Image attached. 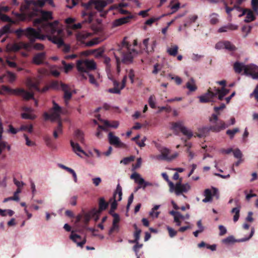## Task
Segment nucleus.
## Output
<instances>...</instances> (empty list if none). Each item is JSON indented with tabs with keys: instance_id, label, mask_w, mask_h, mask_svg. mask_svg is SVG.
Returning <instances> with one entry per match:
<instances>
[{
	"instance_id": "nucleus-29",
	"label": "nucleus",
	"mask_w": 258,
	"mask_h": 258,
	"mask_svg": "<svg viewBox=\"0 0 258 258\" xmlns=\"http://www.w3.org/2000/svg\"><path fill=\"white\" fill-rule=\"evenodd\" d=\"M178 46L176 45H171L169 48L167 49V52L169 55L173 56H175L178 53Z\"/></svg>"
},
{
	"instance_id": "nucleus-30",
	"label": "nucleus",
	"mask_w": 258,
	"mask_h": 258,
	"mask_svg": "<svg viewBox=\"0 0 258 258\" xmlns=\"http://www.w3.org/2000/svg\"><path fill=\"white\" fill-rule=\"evenodd\" d=\"M11 24H7L0 29V35L12 33L13 29L11 28Z\"/></svg>"
},
{
	"instance_id": "nucleus-6",
	"label": "nucleus",
	"mask_w": 258,
	"mask_h": 258,
	"mask_svg": "<svg viewBox=\"0 0 258 258\" xmlns=\"http://www.w3.org/2000/svg\"><path fill=\"white\" fill-rule=\"evenodd\" d=\"M77 68L78 71L82 74V78L87 79L85 74L89 73L90 71L95 70L96 64L93 60H79L77 61Z\"/></svg>"
},
{
	"instance_id": "nucleus-53",
	"label": "nucleus",
	"mask_w": 258,
	"mask_h": 258,
	"mask_svg": "<svg viewBox=\"0 0 258 258\" xmlns=\"http://www.w3.org/2000/svg\"><path fill=\"white\" fill-rule=\"evenodd\" d=\"M128 6L127 3H120L118 4H115L112 6L110 8V9H119L120 8H125L127 7Z\"/></svg>"
},
{
	"instance_id": "nucleus-5",
	"label": "nucleus",
	"mask_w": 258,
	"mask_h": 258,
	"mask_svg": "<svg viewBox=\"0 0 258 258\" xmlns=\"http://www.w3.org/2000/svg\"><path fill=\"white\" fill-rule=\"evenodd\" d=\"M52 103L53 107L49 110V113L44 112L43 116L46 120L49 119L51 121L58 120L57 126L54 128V131L58 134H61L62 133V126L60 121V114L62 112V109L54 101H53Z\"/></svg>"
},
{
	"instance_id": "nucleus-4",
	"label": "nucleus",
	"mask_w": 258,
	"mask_h": 258,
	"mask_svg": "<svg viewBox=\"0 0 258 258\" xmlns=\"http://www.w3.org/2000/svg\"><path fill=\"white\" fill-rule=\"evenodd\" d=\"M225 107V105L223 103L221 104L220 106L214 107V110L216 113H213L209 118L211 125L209 127L203 128V130L207 132L212 131L214 133H219L228 127V125L223 120L219 119V110Z\"/></svg>"
},
{
	"instance_id": "nucleus-62",
	"label": "nucleus",
	"mask_w": 258,
	"mask_h": 258,
	"mask_svg": "<svg viewBox=\"0 0 258 258\" xmlns=\"http://www.w3.org/2000/svg\"><path fill=\"white\" fill-rule=\"evenodd\" d=\"M85 76L87 77L88 76L89 77V82L91 84H94L96 85H97V82H96L94 77L93 76V75H92V74H90L89 73H88V74H85Z\"/></svg>"
},
{
	"instance_id": "nucleus-64",
	"label": "nucleus",
	"mask_w": 258,
	"mask_h": 258,
	"mask_svg": "<svg viewBox=\"0 0 258 258\" xmlns=\"http://www.w3.org/2000/svg\"><path fill=\"white\" fill-rule=\"evenodd\" d=\"M250 95L251 97L253 96L256 101L258 102V84L256 86L253 92L251 93Z\"/></svg>"
},
{
	"instance_id": "nucleus-7",
	"label": "nucleus",
	"mask_w": 258,
	"mask_h": 258,
	"mask_svg": "<svg viewBox=\"0 0 258 258\" xmlns=\"http://www.w3.org/2000/svg\"><path fill=\"white\" fill-rule=\"evenodd\" d=\"M2 88L3 91L7 92L10 94L22 97L24 100H29L30 99H34V94L33 93L28 92L24 89L17 88L13 89L5 85L2 86Z\"/></svg>"
},
{
	"instance_id": "nucleus-8",
	"label": "nucleus",
	"mask_w": 258,
	"mask_h": 258,
	"mask_svg": "<svg viewBox=\"0 0 258 258\" xmlns=\"http://www.w3.org/2000/svg\"><path fill=\"white\" fill-rule=\"evenodd\" d=\"M62 32L59 34H52L51 36L48 37V39L54 44L57 45L58 47L63 46L62 51L64 53H68L70 51L71 47L69 45L64 43L62 39L59 36Z\"/></svg>"
},
{
	"instance_id": "nucleus-50",
	"label": "nucleus",
	"mask_w": 258,
	"mask_h": 258,
	"mask_svg": "<svg viewBox=\"0 0 258 258\" xmlns=\"http://www.w3.org/2000/svg\"><path fill=\"white\" fill-rule=\"evenodd\" d=\"M210 23L212 25H215L219 22L218 18V15L216 14H213L210 16Z\"/></svg>"
},
{
	"instance_id": "nucleus-40",
	"label": "nucleus",
	"mask_w": 258,
	"mask_h": 258,
	"mask_svg": "<svg viewBox=\"0 0 258 258\" xmlns=\"http://www.w3.org/2000/svg\"><path fill=\"white\" fill-rule=\"evenodd\" d=\"M14 214V212L10 209L8 210H2L0 209V215L3 216H6L8 215L9 216H12Z\"/></svg>"
},
{
	"instance_id": "nucleus-55",
	"label": "nucleus",
	"mask_w": 258,
	"mask_h": 258,
	"mask_svg": "<svg viewBox=\"0 0 258 258\" xmlns=\"http://www.w3.org/2000/svg\"><path fill=\"white\" fill-rule=\"evenodd\" d=\"M33 43H31L30 42L29 43H26L24 42H20V45L21 47V49H24L26 50L29 49L30 48L32 47V45Z\"/></svg>"
},
{
	"instance_id": "nucleus-20",
	"label": "nucleus",
	"mask_w": 258,
	"mask_h": 258,
	"mask_svg": "<svg viewBox=\"0 0 258 258\" xmlns=\"http://www.w3.org/2000/svg\"><path fill=\"white\" fill-rule=\"evenodd\" d=\"M26 83L30 89H33L37 91H40V88L38 87L39 82L35 78L27 77Z\"/></svg>"
},
{
	"instance_id": "nucleus-61",
	"label": "nucleus",
	"mask_w": 258,
	"mask_h": 258,
	"mask_svg": "<svg viewBox=\"0 0 258 258\" xmlns=\"http://www.w3.org/2000/svg\"><path fill=\"white\" fill-rule=\"evenodd\" d=\"M168 77H169L171 80H174L177 85H180L182 83L181 79L178 76L173 77L171 74H169Z\"/></svg>"
},
{
	"instance_id": "nucleus-41",
	"label": "nucleus",
	"mask_w": 258,
	"mask_h": 258,
	"mask_svg": "<svg viewBox=\"0 0 258 258\" xmlns=\"http://www.w3.org/2000/svg\"><path fill=\"white\" fill-rule=\"evenodd\" d=\"M136 231L134 233V242H138L139 241L140 238V234L141 233V230L140 229H138L137 226L136 224L134 225Z\"/></svg>"
},
{
	"instance_id": "nucleus-33",
	"label": "nucleus",
	"mask_w": 258,
	"mask_h": 258,
	"mask_svg": "<svg viewBox=\"0 0 258 258\" xmlns=\"http://www.w3.org/2000/svg\"><path fill=\"white\" fill-rule=\"evenodd\" d=\"M95 215V212L93 211L89 213H85L83 216V222L85 225H87L91 218Z\"/></svg>"
},
{
	"instance_id": "nucleus-15",
	"label": "nucleus",
	"mask_w": 258,
	"mask_h": 258,
	"mask_svg": "<svg viewBox=\"0 0 258 258\" xmlns=\"http://www.w3.org/2000/svg\"><path fill=\"white\" fill-rule=\"evenodd\" d=\"M161 155L160 156V158L163 160H166L167 161H170L175 158H176L178 154L177 153H175L172 155L169 156V154L170 153V150L166 148H163L161 151Z\"/></svg>"
},
{
	"instance_id": "nucleus-60",
	"label": "nucleus",
	"mask_w": 258,
	"mask_h": 258,
	"mask_svg": "<svg viewBox=\"0 0 258 258\" xmlns=\"http://www.w3.org/2000/svg\"><path fill=\"white\" fill-rule=\"evenodd\" d=\"M112 217H113L112 224H118L120 220L119 215L117 213H113Z\"/></svg>"
},
{
	"instance_id": "nucleus-25",
	"label": "nucleus",
	"mask_w": 258,
	"mask_h": 258,
	"mask_svg": "<svg viewBox=\"0 0 258 258\" xmlns=\"http://www.w3.org/2000/svg\"><path fill=\"white\" fill-rule=\"evenodd\" d=\"M186 87L190 92H194L197 89V87L196 86L195 81L194 78H191L189 79V81L186 83Z\"/></svg>"
},
{
	"instance_id": "nucleus-14",
	"label": "nucleus",
	"mask_w": 258,
	"mask_h": 258,
	"mask_svg": "<svg viewBox=\"0 0 258 258\" xmlns=\"http://www.w3.org/2000/svg\"><path fill=\"white\" fill-rule=\"evenodd\" d=\"M38 30L32 27H28L25 29V35L28 38L31 43H34L38 36Z\"/></svg>"
},
{
	"instance_id": "nucleus-26",
	"label": "nucleus",
	"mask_w": 258,
	"mask_h": 258,
	"mask_svg": "<svg viewBox=\"0 0 258 258\" xmlns=\"http://www.w3.org/2000/svg\"><path fill=\"white\" fill-rule=\"evenodd\" d=\"M122 188L121 186L119 185V184H118L117 185L116 190L114 192L113 198L115 200H116V199L117 198V201H120L122 199Z\"/></svg>"
},
{
	"instance_id": "nucleus-34",
	"label": "nucleus",
	"mask_w": 258,
	"mask_h": 258,
	"mask_svg": "<svg viewBox=\"0 0 258 258\" xmlns=\"http://www.w3.org/2000/svg\"><path fill=\"white\" fill-rule=\"evenodd\" d=\"M247 13L244 21L246 23H249L254 21L255 19V17L254 16L253 12L251 10H247Z\"/></svg>"
},
{
	"instance_id": "nucleus-46",
	"label": "nucleus",
	"mask_w": 258,
	"mask_h": 258,
	"mask_svg": "<svg viewBox=\"0 0 258 258\" xmlns=\"http://www.w3.org/2000/svg\"><path fill=\"white\" fill-rule=\"evenodd\" d=\"M155 97L154 95H151L148 100L150 106L153 109L156 108Z\"/></svg>"
},
{
	"instance_id": "nucleus-12",
	"label": "nucleus",
	"mask_w": 258,
	"mask_h": 258,
	"mask_svg": "<svg viewBox=\"0 0 258 258\" xmlns=\"http://www.w3.org/2000/svg\"><path fill=\"white\" fill-rule=\"evenodd\" d=\"M61 90L64 92L63 98L65 103L67 104L69 101L72 98L73 93H75L76 91H72L70 87L62 82H60Z\"/></svg>"
},
{
	"instance_id": "nucleus-56",
	"label": "nucleus",
	"mask_w": 258,
	"mask_h": 258,
	"mask_svg": "<svg viewBox=\"0 0 258 258\" xmlns=\"http://www.w3.org/2000/svg\"><path fill=\"white\" fill-rule=\"evenodd\" d=\"M234 156L237 159H242V154L239 149H236L233 151Z\"/></svg>"
},
{
	"instance_id": "nucleus-18",
	"label": "nucleus",
	"mask_w": 258,
	"mask_h": 258,
	"mask_svg": "<svg viewBox=\"0 0 258 258\" xmlns=\"http://www.w3.org/2000/svg\"><path fill=\"white\" fill-rule=\"evenodd\" d=\"M215 94L210 88L208 92L204 95L199 97L200 101L201 103H208L212 101L213 98L215 97Z\"/></svg>"
},
{
	"instance_id": "nucleus-3",
	"label": "nucleus",
	"mask_w": 258,
	"mask_h": 258,
	"mask_svg": "<svg viewBox=\"0 0 258 258\" xmlns=\"http://www.w3.org/2000/svg\"><path fill=\"white\" fill-rule=\"evenodd\" d=\"M82 6L85 9V11L82 13L84 21L90 23L95 15V12L91 11L92 6H94L95 9L98 12H102L107 6V3L105 0H89L87 3H82Z\"/></svg>"
},
{
	"instance_id": "nucleus-10",
	"label": "nucleus",
	"mask_w": 258,
	"mask_h": 258,
	"mask_svg": "<svg viewBox=\"0 0 258 258\" xmlns=\"http://www.w3.org/2000/svg\"><path fill=\"white\" fill-rule=\"evenodd\" d=\"M190 189V186L188 183L182 184L181 181H179L174 185V187L170 192H175L177 196L180 195L183 192H186Z\"/></svg>"
},
{
	"instance_id": "nucleus-37",
	"label": "nucleus",
	"mask_w": 258,
	"mask_h": 258,
	"mask_svg": "<svg viewBox=\"0 0 258 258\" xmlns=\"http://www.w3.org/2000/svg\"><path fill=\"white\" fill-rule=\"evenodd\" d=\"M162 176L163 178L168 183L169 186V191H171L173 188L174 187V183L171 182L169 179L168 175L166 174V173H162Z\"/></svg>"
},
{
	"instance_id": "nucleus-42",
	"label": "nucleus",
	"mask_w": 258,
	"mask_h": 258,
	"mask_svg": "<svg viewBox=\"0 0 258 258\" xmlns=\"http://www.w3.org/2000/svg\"><path fill=\"white\" fill-rule=\"evenodd\" d=\"M119 231V226L118 224H112L111 227L108 232V234L111 235L113 233H118Z\"/></svg>"
},
{
	"instance_id": "nucleus-45",
	"label": "nucleus",
	"mask_w": 258,
	"mask_h": 258,
	"mask_svg": "<svg viewBox=\"0 0 258 258\" xmlns=\"http://www.w3.org/2000/svg\"><path fill=\"white\" fill-rule=\"evenodd\" d=\"M103 122L104 123V126L99 125L98 128H100L102 130H103L105 132H107L108 130L106 128V127H110L111 126V123L108 121V120H102Z\"/></svg>"
},
{
	"instance_id": "nucleus-19",
	"label": "nucleus",
	"mask_w": 258,
	"mask_h": 258,
	"mask_svg": "<svg viewBox=\"0 0 258 258\" xmlns=\"http://www.w3.org/2000/svg\"><path fill=\"white\" fill-rule=\"evenodd\" d=\"M26 3L28 7H29L31 4H33L34 5L38 6L40 7H42L46 3H47L49 5L52 7L54 6L53 0H37L36 2L32 0H27Z\"/></svg>"
},
{
	"instance_id": "nucleus-36",
	"label": "nucleus",
	"mask_w": 258,
	"mask_h": 258,
	"mask_svg": "<svg viewBox=\"0 0 258 258\" xmlns=\"http://www.w3.org/2000/svg\"><path fill=\"white\" fill-rule=\"evenodd\" d=\"M231 213L235 214L233 216L234 222H237L239 218L240 207H236L233 208L231 210Z\"/></svg>"
},
{
	"instance_id": "nucleus-59",
	"label": "nucleus",
	"mask_w": 258,
	"mask_h": 258,
	"mask_svg": "<svg viewBox=\"0 0 258 258\" xmlns=\"http://www.w3.org/2000/svg\"><path fill=\"white\" fill-rule=\"evenodd\" d=\"M0 19L4 22H12V21L8 16L0 13Z\"/></svg>"
},
{
	"instance_id": "nucleus-16",
	"label": "nucleus",
	"mask_w": 258,
	"mask_h": 258,
	"mask_svg": "<svg viewBox=\"0 0 258 258\" xmlns=\"http://www.w3.org/2000/svg\"><path fill=\"white\" fill-rule=\"evenodd\" d=\"M245 75L250 76L253 79H258V67L254 64L247 65Z\"/></svg>"
},
{
	"instance_id": "nucleus-58",
	"label": "nucleus",
	"mask_w": 258,
	"mask_h": 258,
	"mask_svg": "<svg viewBox=\"0 0 258 258\" xmlns=\"http://www.w3.org/2000/svg\"><path fill=\"white\" fill-rule=\"evenodd\" d=\"M198 18V16L196 15H192L189 16L187 18L186 21L188 22L189 25H190L191 24L195 22V21L197 20Z\"/></svg>"
},
{
	"instance_id": "nucleus-44",
	"label": "nucleus",
	"mask_w": 258,
	"mask_h": 258,
	"mask_svg": "<svg viewBox=\"0 0 258 258\" xmlns=\"http://www.w3.org/2000/svg\"><path fill=\"white\" fill-rule=\"evenodd\" d=\"M135 158V157L134 156H131L130 157H125L120 161V163H122L124 165H127L129 164L130 162L134 161Z\"/></svg>"
},
{
	"instance_id": "nucleus-63",
	"label": "nucleus",
	"mask_w": 258,
	"mask_h": 258,
	"mask_svg": "<svg viewBox=\"0 0 258 258\" xmlns=\"http://www.w3.org/2000/svg\"><path fill=\"white\" fill-rule=\"evenodd\" d=\"M160 17L150 18L147 20L145 24L147 25L151 26L153 23L158 21L160 19Z\"/></svg>"
},
{
	"instance_id": "nucleus-21",
	"label": "nucleus",
	"mask_w": 258,
	"mask_h": 258,
	"mask_svg": "<svg viewBox=\"0 0 258 258\" xmlns=\"http://www.w3.org/2000/svg\"><path fill=\"white\" fill-rule=\"evenodd\" d=\"M214 94H215V97L218 95V99L222 101L223 100L224 96L228 94L229 92V90L225 88V87H222L221 89L216 88V87L214 88Z\"/></svg>"
},
{
	"instance_id": "nucleus-48",
	"label": "nucleus",
	"mask_w": 258,
	"mask_h": 258,
	"mask_svg": "<svg viewBox=\"0 0 258 258\" xmlns=\"http://www.w3.org/2000/svg\"><path fill=\"white\" fill-rule=\"evenodd\" d=\"M239 131L238 128H235L233 130H228L226 131V134L230 136V139H232L234 137L235 134Z\"/></svg>"
},
{
	"instance_id": "nucleus-54",
	"label": "nucleus",
	"mask_w": 258,
	"mask_h": 258,
	"mask_svg": "<svg viewBox=\"0 0 258 258\" xmlns=\"http://www.w3.org/2000/svg\"><path fill=\"white\" fill-rule=\"evenodd\" d=\"M167 229L168 231L169 235L171 238H172L177 235V231L174 230L171 227H170L169 226H167Z\"/></svg>"
},
{
	"instance_id": "nucleus-28",
	"label": "nucleus",
	"mask_w": 258,
	"mask_h": 258,
	"mask_svg": "<svg viewBox=\"0 0 258 258\" xmlns=\"http://www.w3.org/2000/svg\"><path fill=\"white\" fill-rule=\"evenodd\" d=\"M70 238L74 242L76 243L77 245L83 247L84 244L82 242H78L77 239H81V237L79 235L76 234H73V233L70 236Z\"/></svg>"
},
{
	"instance_id": "nucleus-47",
	"label": "nucleus",
	"mask_w": 258,
	"mask_h": 258,
	"mask_svg": "<svg viewBox=\"0 0 258 258\" xmlns=\"http://www.w3.org/2000/svg\"><path fill=\"white\" fill-rule=\"evenodd\" d=\"M12 33L16 34L17 37L18 38H20L23 34L25 35V30L21 28H19L15 30L13 29Z\"/></svg>"
},
{
	"instance_id": "nucleus-39",
	"label": "nucleus",
	"mask_w": 258,
	"mask_h": 258,
	"mask_svg": "<svg viewBox=\"0 0 258 258\" xmlns=\"http://www.w3.org/2000/svg\"><path fill=\"white\" fill-rule=\"evenodd\" d=\"M224 48L231 51H235L236 49L235 46L229 41H225Z\"/></svg>"
},
{
	"instance_id": "nucleus-23",
	"label": "nucleus",
	"mask_w": 258,
	"mask_h": 258,
	"mask_svg": "<svg viewBox=\"0 0 258 258\" xmlns=\"http://www.w3.org/2000/svg\"><path fill=\"white\" fill-rule=\"evenodd\" d=\"M71 146L72 147L73 151L78 155L80 156L79 153H82L84 155H86L85 152L82 149L79 144L77 143H75L73 140L70 141Z\"/></svg>"
},
{
	"instance_id": "nucleus-11",
	"label": "nucleus",
	"mask_w": 258,
	"mask_h": 258,
	"mask_svg": "<svg viewBox=\"0 0 258 258\" xmlns=\"http://www.w3.org/2000/svg\"><path fill=\"white\" fill-rule=\"evenodd\" d=\"M108 141L110 144L117 148H126L127 146L121 142L118 137L114 136L112 132L109 133L108 135Z\"/></svg>"
},
{
	"instance_id": "nucleus-49",
	"label": "nucleus",
	"mask_w": 258,
	"mask_h": 258,
	"mask_svg": "<svg viewBox=\"0 0 258 258\" xmlns=\"http://www.w3.org/2000/svg\"><path fill=\"white\" fill-rule=\"evenodd\" d=\"M20 131H26L28 132L29 133H32L33 131V126L32 125H22L20 129Z\"/></svg>"
},
{
	"instance_id": "nucleus-35",
	"label": "nucleus",
	"mask_w": 258,
	"mask_h": 258,
	"mask_svg": "<svg viewBox=\"0 0 258 258\" xmlns=\"http://www.w3.org/2000/svg\"><path fill=\"white\" fill-rule=\"evenodd\" d=\"M108 206V204L105 202L103 198H101L99 199V207L100 211H103L106 209Z\"/></svg>"
},
{
	"instance_id": "nucleus-24",
	"label": "nucleus",
	"mask_w": 258,
	"mask_h": 258,
	"mask_svg": "<svg viewBox=\"0 0 258 258\" xmlns=\"http://www.w3.org/2000/svg\"><path fill=\"white\" fill-rule=\"evenodd\" d=\"M247 65H244L243 63L236 61L233 65V68L235 73L240 74L242 70L244 71V74H245V70Z\"/></svg>"
},
{
	"instance_id": "nucleus-1",
	"label": "nucleus",
	"mask_w": 258,
	"mask_h": 258,
	"mask_svg": "<svg viewBox=\"0 0 258 258\" xmlns=\"http://www.w3.org/2000/svg\"><path fill=\"white\" fill-rule=\"evenodd\" d=\"M131 45L126 41L125 38L121 43L118 45L117 48L114 52V55L116 59L117 72H120V63L130 64L133 61L135 55L137 53L135 49L131 48Z\"/></svg>"
},
{
	"instance_id": "nucleus-22",
	"label": "nucleus",
	"mask_w": 258,
	"mask_h": 258,
	"mask_svg": "<svg viewBox=\"0 0 258 258\" xmlns=\"http://www.w3.org/2000/svg\"><path fill=\"white\" fill-rule=\"evenodd\" d=\"M46 57V53L41 52L36 54L33 58V62L37 65L43 63Z\"/></svg>"
},
{
	"instance_id": "nucleus-31",
	"label": "nucleus",
	"mask_w": 258,
	"mask_h": 258,
	"mask_svg": "<svg viewBox=\"0 0 258 258\" xmlns=\"http://www.w3.org/2000/svg\"><path fill=\"white\" fill-rule=\"evenodd\" d=\"M237 29V26H234L232 24H229L226 26H224L223 27H221L218 29V32L222 33V32H226L228 31V30H236Z\"/></svg>"
},
{
	"instance_id": "nucleus-32",
	"label": "nucleus",
	"mask_w": 258,
	"mask_h": 258,
	"mask_svg": "<svg viewBox=\"0 0 258 258\" xmlns=\"http://www.w3.org/2000/svg\"><path fill=\"white\" fill-rule=\"evenodd\" d=\"M204 196H205V198L203 200L204 203L212 201V192L211 189H206L204 191Z\"/></svg>"
},
{
	"instance_id": "nucleus-38",
	"label": "nucleus",
	"mask_w": 258,
	"mask_h": 258,
	"mask_svg": "<svg viewBox=\"0 0 258 258\" xmlns=\"http://www.w3.org/2000/svg\"><path fill=\"white\" fill-rule=\"evenodd\" d=\"M49 87L54 90H59L61 89L60 83L57 81H52L49 84Z\"/></svg>"
},
{
	"instance_id": "nucleus-52",
	"label": "nucleus",
	"mask_w": 258,
	"mask_h": 258,
	"mask_svg": "<svg viewBox=\"0 0 258 258\" xmlns=\"http://www.w3.org/2000/svg\"><path fill=\"white\" fill-rule=\"evenodd\" d=\"M21 116L24 119H34L36 117V115L28 113H23L21 114Z\"/></svg>"
},
{
	"instance_id": "nucleus-43",
	"label": "nucleus",
	"mask_w": 258,
	"mask_h": 258,
	"mask_svg": "<svg viewBox=\"0 0 258 258\" xmlns=\"http://www.w3.org/2000/svg\"><path fill=\"white\" fill-rule=\"evenodd\" d=\"M61 63L63 65L64 71L66 73H68L73 68V64L71 63L67 64L64 60H62Z\"/></svg>"
},
{
	"instance_id": "nucleus-57",
	"label": "nucleus",
	"mask_w": 258,
	"mask_h": 258,
	"mask_svg": "<svg viewBox=\"0 0 258 258\" xmlns=\"http://www.w3.org/2000/svg\"><path fill=\"white\" fill-rule=\"evenodd\" d=\"M32 47L35 50H42L44 48V45L41 43H35L33 44Z\"/></svg>"
},
{
	"instance_id": "nucleus-17",
	"label": "nucleus",
	"mask_w": 258,
	"mask_h": 258,
	"mask_svg": "<svg viewBox=\"0 0 258 258\" xmlns=\"http://www.w3.org/2000/svg\"><path fill=\"white\" fill-rule=\"evenodd\" d=\"M133 18L134 16L132 14H130V15H127V16L116 19L113 22L112 26L113 27H116L128 23Z\"/></svg>"
},
{
	"instance_id": "nucleus-9",
	"label": "nucleus",
	"mask_w": 258,
	"mask_h": 258,
	"mask_svg": "<svg viewBox=\"0 0 258 258\" xmlns=\"http://www.w3.org/2000/svg\"><path fill=\"white\" fill-rule=\"evenodd\" d=\"M172 127L173 129H179L183 135L186 137L187 140H189L192 136V132L188 130L187 127L183 126L181 121L173 122L172 123Z\"/></svg>"
},
{
	"instance_id": "nucleus-2",
	"label": "nucleus",
	"mask_w": 258,
	"mask_h": 258,
	"mask_svg": "<svg viewBox=\"0 0 258 258\" xmlns=\"http://www.w3.org/2000/svg\"><path fill=\"white\" fill-rule=\"evenodd\" d=\"M41 17L36 19L33 21V25L37 27L40 26L42 30L46 33L52 34H59L61 30L58 28V22L55 21L52 23L48 22V20L52 19V13L48 11H40Z\"/></svg>"
},
{
	"instance_id": "nucleus-51",
	"label": "nucleus",
	"mask_w": 258,
	"mask_h": 258,
	"mask_svg": "<svg viewBox=\"0 0 258 258\" xmlns=\"http://www.w3.org/2000/svg\"><path fill=\"white\" fill-rule=\"evenodd\" d=\"M11 50L14 52H17L20 49H21V47L20 45V42L19 43H14L11 47Z\"/></svg>"
},
{
	"instance_id": "nucleus-13",
	"label": "nucleus",
	"mask_w": 258,
	"mask_h": 258,
	"mask_svg": "<svg viewBox=\"0 0 258 258\" xmlns=\"http://www.w3.org/2000/svg\"><path fill=\"white\" fill-rule=\"evenodd\" d=\"M131 178L132 179H134L135 182L139 184V186L137 187L136 191H137L138 189L140 188L142 186L144 189H145L146 186L151 185L150 183L145 181V180L141 177L139 173H134L132 174L131 176Z\"/></svg>"
},
{
	"instance_id": "nucleus-27",
	"label": "nucleus",
	"mask_w": 258,
	"mask_h": 258,
	"mask_svg": "<svg viewBox=\"0 0 258 258\" xmlns=\"http://www.w3.org/2000/svg\"><path fill=\"white\" fill-rule=\"evenodd\" d=\"M75 140L80 142L82 144H84L85 140L84 138V134L79 130H77L75 132Z\"/></svg>"
}]
</instances>
